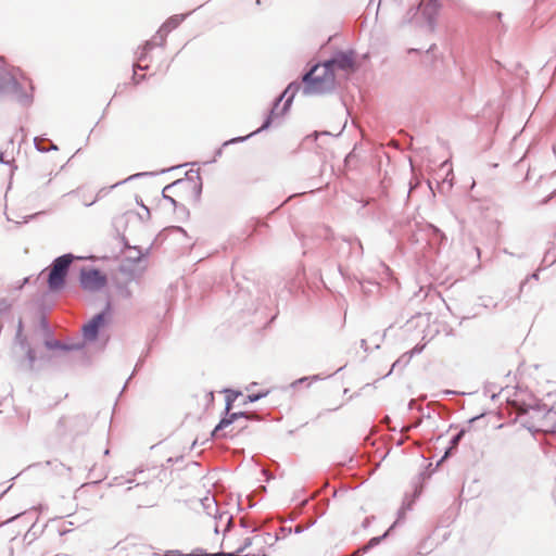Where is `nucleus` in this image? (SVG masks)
<instances>
[{"label": "nucleus", "instance_id": "obj_4", "mask_svg": "<svg viewBox=\"0 0 556 556\" xmlns=\"http://www.w3.org/2000/svg\"><path fill=\"white\" fill-rule=\"evenodd\" d=\"M199 192L198 184L190 177L175 180L163 189V198L168 200L174 206H184Z\"/></svg>", "mask_w": 556, "mask_h": 556}, {"label": "nucleus", "instance_id": "obj_18", "mask_svg": "<svg viewBox=\"0 0 556 556\" xmlns=\"http://www.w3.org/2000/svg\"><path fill=\"white\" fill-rule=\"evenodd\" d=\"M102 192H104V190H101V191L98 193V195H97L96 198H92V199L86 200L85 204H86V205H90V204L94 203V202H96V200L98 199V197H99Z\"/></svg>", "mask_w": 556, "mask_h": 556}, {"label": "nucleus", "instance_id": "obj_7", "mask_svg": "<svg viewBox=\"0 0 556 556\" xmlns=\"http://www.w3.org/2000/svg\"><path fill=\"white\" fill-rule=\"evenodd\" d=\"M440 9L438 0H421L414 15L417 23L432 25Z\"/></svg>", "mask_w": 556, "mask_h": 556}, {"label": "nucleus", "instance_id": "obj_5", "mask_svg": "<svg viewBox=\"0 0 556 556\" xmlns=\"http://www.w3.org/2000/svg\"><path fill=\"white\" fill-rule=\"evenodd\" d=\"M74 260L75 256L72 254L61 255L41 273L47 274V283L50 291L59 292L64 289L70 266Z\"/></svg>", "mask_w": 556, "mask_h": 556}, {"label": "nucleus", "instance_id": "obj_2", "mask_svg": "<svg viewBox=\"0 0 556 556\" xmlns=\"http://www.w3.org/2000/svg\"><path fill=\"white\" fill-rule=\"evenodd\" d=\"M303 93L306 96L329 91L334 84V73L330 63L315 65L303 76Z\"/></svg>", "mask_w": 556, "mask_h": 556}, {"label": "nucleus", "instance_id": "obj_14", "mask_svg": "<svg viewBox=\"0 0 556 556\" xmlns=\"http://www.w3.org/2000/svg\"><path fill=\"white\" fill-rule=\"evenodd\" d=\"M182 21V16L176 15L167 20L164 25L162 26V30L164 31H170L172 29L176 28L180 22Z\"/></svg>", "mask_w": 556, "mask_h": 556}, {"label": "nucleus", "instance_id": "obj_3", "mask_svg": "<svg viewBox=\"0 0 556 556\" xmlns=\"http://www.w3.org/2000/svg\"><path fill=\"white\" fill-rule=\"evenodd\" d=\"M269 540H271V535L269 533L256 534L252 538H248L244 540L242 546L237 549V553L182 555L179 552H173V554L174 556H267Z\"/></svg>", "mask_w": 556, "mask_h": 556}, {"label": "nucleus", "instance_id": "obj_13", "mask_svg": "<svg viewBox=\"0 0 556 556\" xmlns=\"http://www.w3.org/2000/svg\"><path fill=\"white\" fill-rule=\"evenodd\" d=\"M397 5L396 0H379L377 14H387L389 11H391L394 7Z\"/></svg>", "mask_w": 556, "mask_h": 556}, {"label": "nucleus", "instance_id": "obj_8", "mask_svg": "<svg viewBox=\"0 0 556 556\" xmlns=\"http://www.w3.org/2000/svg\"><path fill=\"white\" fill-rule=\"evenodd\" d=\"M523 437H526L527 439H530L529 434L523 435L522 431H520L515 426H508V427L501 426L500 427L498 440L502 445H505V446H508L511 448L519 447L521 445V442L525 439Z\"/></svg>", "mask_w": 556, "mask_h": 556}, {"label": "nucleus", "instance_id": "obj_17", "mask_svg": "<svg viewBox=\"0 0 556 556\" xmlns=\"http://www.w3.org/2000/svg\"><path fill=\"white\" fill-rule=\"evenodd\" d=\"M266 394H267V392H263V393H258V394H249L248 401L255 402V401L260 400L261 397L265 396Z\"/></svg>", "mask_w": 556, "mask_h": 556}, {"label": "nucleus", "instance_id": "obj_10", "mask_svg": "<svg viewBox=\"0 0 556 556\" xmlns=\"http://www.w3.org/2000/svg\"><path fill=\"white\" fill-rule=\"evenodd\" d=\"M327 63H330V68H341V70H349L353 67L354 60L351 55L342 53L333 58L332 60L328 61Z\"/></svg>", "mask_w": 556, "mask_h": 556}, {"label": "nucleus", "instance_id": "obj_9", "mask_svg": "<svg viewBox=\"0 0 556 556\" xmlns=\"http://www.w3.org/2000/svg\"><path fill=\"white\" fill-rule=\"evenodd\" d=\"M110 320L109 312H103L92 317L84 327L83 334L86 340L93 341L98 333L103 329Z\"/></svg>", "mask_w": 556, "mask_h": 556}, {"label": "nucleus", "instance_id": "obj_12", "mask_svg": "<svg viewBox=\"0 0 556 556\" xmlns=\"http://www.w3.org/2000/svg\"><path fill=\"white\" fill-rule=\"evenodd\" d=\"M239 417H245V418H249V416L244 415L243 413H233L231 415H229L228 418H224L220 420V422L216 426V428L214 429L213 431V435H218V433L224 430L225 428H227L228 426H230L236 419H238Z\"/></svg>", "mask_w": 556, "mask_h": 556}, {"label": "nucleus", "instance_id": "obj_6", "mask_svg": "<svg viewBox=\"0 0 556 556\" xmlns=\"http://www.w3.org/2000/svg\"><path fill=\"white\" fill-rule=\"evenodd\" d=\"M80 286L85 291L96 292L106 286L108 278L99 269L83 268L79 277Z\"/></svg>", "mask_w": 556, "mask_h": 556}, {"label": "nucleus", "instance_id": "obj_1", "mask_svg": "<svg viewBox=\"0 0 556 556\" xmlns=\"http://www.w3.org/2000/svg\"><path fill=\"white\" fill-rule=\"evenodd\" d=\"M518 422L531 432H556V410L545 407H529L517 415Z\"/></svg>", "mask_w": 556, "mask_h": 556}, {"label": "nucleus", "instance_id": "obj_19", "mask_svg": "<svg viewBox=\"0 0 556 556\" xmlns=\"http://www.w3.org/2000/svg\"><path fill=\"white\" fill-rule=\"evenodd\" d=\"M292 88V85L288 86V89L285 91L287 93Z\"/></svg>", "mask_w": 556, "mask_h": 556}, {"label": "nucleus", "instance_id": "obj_11", "mask_svg": "<svg viewBox=\"0 0 556 556\" xmlns=\"http://www.w3.org/2000/svg\"><path fill=\"white\" fill-rule=\"evenodd\" d=\"M16 339L18 340L21 345L26 350V355H27V358H28V363H29V366L31 367L34 362H35V359H36V354H35V351L28 346L26 337L23 334L22 321L18 323Z\"/></svg>", "mask_w": 556, "mask_h": 556}, {"label": "nucleus", "instance_id": "obj_15", "mask_svg": "<svg viewBox=\"0 0 556 556\" xmlns=\"http://www.w3.org/2000/svg\"><path fill=\"white\" fill-rule=\"evenodd\" d=\"M240 395V392H235V391H229L228 395H227V410L230 409V406H231V402L238 396Z\"/></svg>", "mask_w": 556, "mask_h": 556}, {"label": "nucleus", "instance_id": "obj_16", "mask_svg": "<svg viewBox=\"0 0 556 556\" xmlns=\"http://www.w3.org/2000/svg\"><path fill=\"white\" fill-rule=\"evenodd\" d=\"M464 434V431H460L457 435L454 437V439L452 440V446L450 447V450L446 452V455L450 453V451L452 448H455L460 440V438L463 437Z\"/></svg>", "mask_w": 556, "mask_h": 556}]
</instances>
